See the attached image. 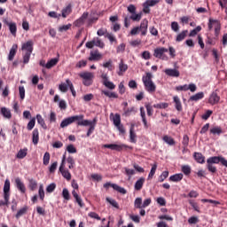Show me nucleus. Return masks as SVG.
<instances>
[{"instance_id": "nucleus-1", "label": "nucleus", "mask_w": 227, "mask_h": 227, "mask_svg": "<svg viewBox=\"0 0 227 227\" xmlns=\"http://www.w3.org/2000/svg\"><path fill=\"white\" fill-rule=\"evenodd\" d=\"M221 163L222 166H224L227 168V160H225L223 156H212L209 157L207 160L206 168L209 171V173H212V175H215L217 173V167L214 164H219Z\"/></svg>"}, {"instance_id": "nucleus-2", "label": "nucleus", "mask_w": 227, "mask_h": 227, "mask_svg": "<svg viewBox=\"0 0 227 227\" xmlns=\"http://www.w3.org/2000/svg\"><path fill=\"white\" fill-rule=\"evenodd\" d=\"M153 75H152V73H146L145 76L142 77V81L144 82V86L145 90H147L148 93H155L157 90V85L152 81V78Z\"/></svg>"}, {"instance_id": "nucleus-3", "label": "nucleus", "mask_w": 227, "mask_h": 227, "mask_svg": "<svg viewBox=\"0 0 227 227\" xmlns=\"http://www.w3.org/2000/svg\"><path fill=\"white\" fill-rule=\"evenodd\" d=\"M83 118V114L67 117L61 121L60 127L61 129H65V127H68V125H72V123H75V121L76 125H78V127H81L79 123H81V120H82Z\"/></svg>"}, {"instance_id": "nucleus-4", "label": "nucleus", "mask_w": 227, "mask_h": 227, "mask_svg": "<svg viewBox=\"0 0 227 227\" xmlns=\"http://www.w3.org/2000/svg\"><path fill=\"white\" fill-rule=\"evenodd\" d=\"M214 26H215V36L217 39L221 33V22H219V20H214L210 18L207 23L208 31H212V29H214Z\"/></svg>"}, {"instance_id": "nucleus-5", "label": "nucleus", "mask_w": 227, "mask_h": 227, "mask_svg": "<svg viewBox=\"0 0 227 227\" xmlns=\"http://www.w3.org/2000/svg\"><path fill=\"white\" fill-rule=\"evenodd\" d=\"M166 52H168V48L158 47L154 49L153 56L158 59H162V61H168V58L167 57Z\"/></svg>"}, {"instance_id": "nucleus-6", "label": "nucleus", "mask_w": 227, "mask_h": 227, "mask_svg": "<svg viewBox=\"0 0 227 227\" xmlns=\"http://www.w3.org/2000/svg\"><path fill=\"white\" fill-rule=\"evenodd\" d=\"M128 12L131 13V16L129 17L131 20H133L134 22H139V20H141V18L143 17V13L142 12H139L137 14L136 13V5L129 4L128 6Z\"/></svg>"}, {"instance_id": "nucleus-7", "label": "nucleus", "mask_w": 227, "mask_h": 227, "mask_svg": "<svg viewBox=\"0 0 227 227\" xmlns=\"http://www.w3.org/2000/svg\"><path fill=\"white\" fill-rule=\"evenodd\" d=\"M103 187L105 189H109V187H112L114 191H117V192H120L121 194H127V190H125V188H122L121 186H119L116 184L106 183Z\"/></svg>"}, {"instance_id": "nucleus-8", "label": "nucleus", "mask_w": 227, "mask_h": 227, "mask_svg": "<svg viewBox=\"0 0 227 227\" xmlns=\"http://www.w3.org/2000/svg\"><path fill=\"white\" fill-rule=\"evenodd\" d=\"M103 148H109L110 150H115V152H121L123 148H129V146H127L124 144H121V145L106 144V145H103Z\"/></svg>"}, {"instance_id": "nucleus-9", "label": "nucleus", "mask_w": 227, "mask_h": 227, "mask_svg": "<svg viewBox=\"0 0 227 227\" xmlns=\"http://www.w3.org/2000/svg\"><path fill=\"white\" fill-rule=\"evenodd\" d=\"M101 78L103 79L104 86H106V88H107L108 90H114V88H116V85L113 82H109L107 74H103L101 75Z\"/></svg>"}, {"instance_id": "nucleus-10", "label": "nucleus", "mask_w": 227, "mask_h": 227, "mask_svg": "<svg viewBox=\"0 0 227 227\" xmlns=\"http://www.w3.org/2000/svg\"><path fill=\"white\" fill-rule=\"evenodd\" d=\"M88 15H90V13L83 12L82 17L74 22V26H75V27H81L82 26H84V22L86 21V19H88Z\"/></svg>"}, {"instance_id": "nucleus-11", "label": "nucleus", "mask_w": 227, "mask_h": 227, "mask_svg": "<svg viewBox=\"0 0 227 227\" xmlns=\"http://www.w3.org/2000/svg\"><path fill=\"white\" fill-rule=\"evenodd\" d=\"M219 100H221V97L217 95V92H213L209 96L208 104L211 106H215V104H219Z\"/></svg>"}, {"instance_id": "nucleus-12", "label": "nucleus", "mask_w": 227, "mask_h": 227, "mask_svg": "<svg viewBox=\"0 0 227 227\" xmlns=\"http://www.w3.org/2000/svg\"><path fill=\"white\" fill-rule=\"evenodd\" d=\"M33 41H27L21 46V51H26L27 53L33 54Z\"/></svg>"}, {"instance_id": "nucleus-13", "label": "nucleus", "mask_w": 227, "mask_h": 227, "mask_svg": "<svg viewBox=\"0 0 227 227\" xmlns=\"http://www.w3.org/2000/svg\"><path fill=\"white\" fill-rule=\"evenodd\" d=\"M138 28H140L142 36H146V33H148V20H143Z\"/></svg>"}, {"instance_id": "nucleus-14", "label": "nucleus", "mask_w": 227, "mask_h": 227, "mask_svg": "<svg viewBox=\"0 0 227 227\" xmlns=\"http://www.w3.org/2000/svg\"><path fill=\"white\" fill-rule=\"evenodd\" d=\"M78 125H80V127H88V125H94V127H96L97 125V118H94L92 121H89V120H84L82 119L80 122H78Z\"/></svg>"}, {"instance_id": "nucleus-15", "label": "nucleus", "mask_w": 227, "mask_h": 227, "mask_svg": "<svg viewBox=\"0 0 227 227\" xmlns=\"http://www.w3.org/2000/svg\"><path fill=\"white\" fill-rule=\"evenodd\" d=\"M5 24L8 26L9 31L12 36H17V23L5 21Z\"/></svg>"}, {"instance_id": "nucleus-16", "label": "nucleus", "mask_w": 227, "mask_h": 227, "mask_svg": "<svg viewBox=\"0 0 227 227\" xmlns=\"http://www.w3.org/2000/svg\"><path fill=\"white\" fill-rule=\"evenodd\" d=\"M15 184H16L17 189L21 192V194L26 193V185H25L24 183L20 180V178L17 177V178L15 179Z\"/></svg>"}, {"instance_id": "nucleus-17", "label": "nucleus", "mask_w": 227, "mask_h": 227, "mask_svg": "<svg viewBox=\"0 0 227 227\" xmlns=\"http://www.w3.org/2000/svg\"><path fill=\"white\" fill-rule=\"evenodd\" d=\"M59 62V53H58L57 58L51 59L46 63L45 68L51 69L52 68V67H56Z\"/></svg>"}, {"instance_id": "nucleus-18", "label": "nucleus", "mask_w": 227, "mask_h": 227, "mask_svg": "<svg viewBox=\"0 0 227 227\" xmlns=\"http://www.w3.org/2000/svg\"><path fill=\"white\" fill-rule=\"evenodd\" d=\"M127 70H129V66L123 62V59H121L119 63V72L117 73L118 75H123Z\"/></svg>"}, {"instance_id": "nucleus-19", "label": "nucleus", "mask_w": 227, "mask_h": 227, "mask_svg": "<svg viewBox=\"0 0 227 227\" xmlns=\"http://www.w3.org/2000/svg\"><path fill=\"white\" fill-rule=\"evenodd\" d=\"M140 116L142 118L145 129H148L150 125L148 124V121H146V112L145 111V107L143 106L140 107Z\"/></svg>"}, {"instance_id": "nucleus-20", "label": "nucleus", "mask_w": 227, "mask_h": 227, "mask_svg": "<svg viewBox=\"0 0 227 227\" xmlns=\"http://www.w3.org/2000/svg\"><path fill=\"white\" fill-rule=\"evenodd\" d=\"M136 125L132 123L129 128V141L130 143H137L136 137H137V135H136V132H134V128Z\"/></svg>"}, {"instance_id": "nucleus-21", "label": "nucleus", "mask_w": 227, "mask_h": 227, "mask_svg": "<svg viewBox=\"0 0 227 227\" xmlns=\"http://www.w3.org/2000/svg\"><path fill=\"white\" fill-rule=\"evenodd\" d=\"M88 59L89 61H100V59H102V54L98 53V51H91Z\"/></svg>"}, {"instance_id": "nucleus-22", "label": "nucleus", "mask_w": 227, "mask_h": 227, "mask_svg": "<svg viewBox=\"0 0 227 227\" xmlns=\"http://www.w3.org/2000/svg\"><path fill=\"white\" fill-rule=\"evenodd\" d=\"M17 49H19V46L17 44H13L12 46L8 56L9 61H13L15 55L17 54Z\"/></svg>"}, {"instance_id": "nucleus-23", "label": "nucleus", "mask_w": 227, "mask_h": 227, "mask_svg": "<svg viewBox=\"0 0 227 227\" xmlns=\"http://www.w3.org/2000/svg\"><path fill=\"white\" fill-rule=\"evenodd\" d=\"M165 74L169 77H180V71L176 69H165Z\"/></svg>"}, {"instance_id": "nucleus-24", "label": "nucleus", "mask_w": 227, "mask_h": 227, "mask_svg": "<svg viewBox=\"0 0 227 227\" xmlns=\"http://www.w3.org/2000/svg\"><path fill=\"white\" fill-rule=\"evenodd\" d=\"M38 141H40V132L38 129H35L32 133V142L34 145H38Z\"/></svg>"}, {"instance_id": "nucleus-25", "label": "nucleus", "mask_w": 227, "mask_h": 227, "mask_svg": "<svg viewBox=\"0 0 227 227\" xmlns=\"http://www.w3.org/2000/svg\"><path fill=\"white\" fill-rule=\"evenodd\" d=\"M28 210H29V207L27 206H24L23 207H21L15 215L16 219H20L22 215H26Z\"/></svg>"}, {"instance_id": "nucleus-26", "label": "nucleus", "mask_w": 227, "mask_h": 227, "mask_svg": "<svg viewBox=\"0 0 227 227\" xmlns=\"http://www.w3.org/2000/svg\"><path fill=\"white\" fill-rule=\"evenodd\" d=\"M193 157L199 164H205V156L201 153H194Z\"/></svg>"}, {"instance_id": "nucleus-27", "label": "nucleus", "mask_w": 227, "mask_h": 227, "mask_svg": "<svg viewBox=\"0 0 227 227\" xmlns=\"http://www.w3.org/2000/svg\"><path fill=\"white\" fill-rule=\"evenodd\" d=\"M203 98H205V93L199 92V93H196L193 96H191L190 97V101H192V102H198V100H201Z\"/></svg>"}, {"instance_id": "nucleus-28", "label": "nucleus", "mask_w": 227, "mask_h": 227, "mask_svg": "<svg viewBox=\"0 0 227 227\" xmlns=\"http://www.w3.org/2000/svg\"><path fill=\"white\" fill-rule=\"evenodd\" d=\"M184 180V174H175L173 176H170L169 182H182Z\"/></svg>"}, {"instance_id": "nucleus-29", "label": "nucleus", "mask_w": 227, "mask_h": 227, "mask_svg": "<svg viewBox=\"0 0 227 227\" xmlns=\"http://www.w3.org/2000/svg\"><path fill=\"white\" fill-rule=\"evenodd\" d=\"M173 100H174L175 107H176V111H178L180 113L183 109L182 101H180V98H178V96H174Z\"/></svg>"}, {"instance_id": "nucleus-30", "label": "nucleus", "mask_w": 227, "mask_h": 227, "mask_svg": "<svg viewBox=\"0 0 227 227\" xmlns=\"http://www.w3.org/2000/svg\"><path fill=\"white\" fill-rule=\"evenodd\" d=\"M0 113L4 116V118H6L7 120H10L12 118V112L10 111V109L4 106L1 108Z\"/></svg>"}, {"instance_id": "nucleus-31", "label": "nucleus", "mask_w": 227, "mask_h": 227, "mask_svg": "<svg viewBox=\"0 0 227 227\" xmlns=\"http://www.w3.org/2000/svg\"><path fill=\"white\" fill-rule=\"evenodd\" d=\"M143 185H145V177H140L136 183H135V191H141L143 189Z\"/></svg>"}, {"instance_id": "nucleus-32", "label": "nucleus", "mask_w": 227, "mask_h": 227, "mask_svg": "<svg viewBox=\"0 0 227 227\" xmlns=\"http://www.w3.org/2000/svg\"><path fill=\"white\" fill-rule=\"evenodd\" d=\"M59 172L61 173L62 176L65 177L66 180H67V182H70V180H72V174L68 169L62 168L61 170H59Z\"/></svg>"}, {"instance_id": "nucleus-33", "label": "nucleus", "mask_w": 227, "mask_h": 227, "mask_svg": "<svg viewBox=\"0 0 227 227\" xmlns=\"http://www.w3.org/2000/svg\"><path fill=\"white\" fill-rule=\"evenodd\" d=\"M210 134H213L214 136H221V134L223 133V129L219 126L216 127H213L210 129L209 130Z\"/></svg>"}, {"instance_id": "nucleus-34", "label": "nucleus", "mask_w": 227, "mask_h": 227, "mask_svg": "<svg viewBox=\"0 0 227 227\" xmlns=\"http://www.w3.org/2000/svg\"><path fill=\"white\" fill-rule=\"evenodd\" d=\"M187 33H189L188 30H183L181 33H179L176 35V42H183V40H185V37L187 36Z\"/></svg>"}, {"instance_id": "nucleus-35", "label": "nucleus", "mask_w": 227, "mask_h": 227, "mask_svg": "<svg viewBox=\"0 0 227 227\" xmlns=\"http://www.w3.org/2000/svg\"><path fill=\"white\" fill-rule=\"evenodd\" d=\"M72 13V5H67L66 8L62 10V17L63 19H67L68 15Z\"/></svg>"}, {"instance_id": "nucleus-36", "label": "nucleus", "mask_w": 227, "mask_h": 227, "mask_svg": "<svg viewBox=\"0 0 227 227\" xmlns=\"http://www.w3.org/2000/svg\"><path fill=\"white\" fill-rule=\"evenodd\" d=\"M163 141H164V143H167V145H169V146H175V145H176L175 139H173V137H171L168 135H165L163 137Z\"/></svg>"}, {"instance_id": "nucleus-37", "label": "nucleus", "mask_w": 227, "mask_h": 227, "mask_svg": "<svg viewBox=\"0 0 227 227\" xmlns=\"http://www.w3.org/2000/svg\"><path fill=\"white\" fill-rule=\"evenodd\" d=\"M67 162L68 165L69 169H74L75 168V160H74V157L68 156L67 158Z\"/></svg>"}, {"instance_id": "nucleus-38", "label": "nucleus", "mask_w": 227, "mask_h": 227, "mask_svg": "<svg viewBox=\"0 0 227 227\" xmlns=\"http://www.w3.org/2000/svg\"><path fill=\"white\" fill-rule=\"evenodd\" d=\"M94 42V45L96 47H99V49H104V47H106V44L104 43V42H102V40H100V38L96 37L93 39Z\"/></svg>"}, {"instance_id": "nucleus-39", "label": "nucleus", "mask_w": 227, "mask_h": 227, "mask_svg": "<svg viewBox=\"0 0 227 227\" xmlns=\"http://www.w3.org/2000/svg\"><path fill=\"white\" fill-rule=\"evenodd\" d=\"M102 94L106 97H108V98H118V95L116 92H111L109 90H102Z\"/></svg>"}, {"instance_id": "nucleus-40", "label": "nucleus", "mask_w": 227, "mask_h": 227, "mask_svg": "<svg viewBox=\"0 0 227 227\" xmlns=\"http://www.w3.org/2000/svg\"><path fill=\"white\" fill-rule=\"evenodd\" d=\"M37 123L41 125L43 129H47V124H45V121L43 120V117H42L41 114L36 115Z\"/></svg>"}, {"instance_id": "nucleus-41", "label": "nucleus", "mask_w": 227, "mask_h": 227, "mask_svg": "<svg viewBox=\"0 0 227 227\" xmlns=\"http://www.w3.org/2000/svg\"><path fill=\"white\" fill-rule=\"evenodd\" d=\"M83 81L93 79V74L90 72H84L79 74Z\"/></svg>"}, {"instance_id": "nucleus-42", "label": "nucleus", "mask_w": 227, "mask_h": 227, "mask_svg": "<svg viewBox=\"0 0 227 227\" xmlns=\"http://www.w3.org/2000/svg\"><path fill=\"white\" fill-rule=\"evenodd\" d=\"M27 155V148L20 149L17 153V159H24Z\"/></svg>"}, {"instance_id": "nucleus-43", "label": "nucleus", "mask_w": 227, "mask_h": 227, "mask_svg": "<svg viewBox=\"0 0 227 227\" xmlns=\"http://www.w3.org/2000/svg\"><path fill=\"white\" fill-rule=\"evenodd\" d=\"M28 182H29L28 187H29L30 191H35L36 189V187H38V183L36 182V180L29 179Z\"/></svg>"}, {"instance_id": "nucleus-44", "label": "nucleus", "mask_w": 227, "mask_h": 227, "mask_svg": "<svg viewBox=\"0 0 227 227\" xmlns=\"http://www.w3.org/2000/svg\"><path fill=\"white\" fill-rule=\"evenodd\" d=\"M72 28V24H67V25H62L60 27H59L58 30H59V33H65L67 31H68V29H71Z\"/></svg>"}, {"instance_id": "nucleus-45", "label": "nucleus", "mask_w": 227, "mask_h": 227, "mask_svg": "<svg viewBox=\"0 0 227 227\" xmlns=\"http://www.w3.org/2000/svg\"><path fill=\"white\" fill-rule=\"evenodd\" d=\"M114 125L115 127H120V125H121V116L118 114H115L114 117Z\"/></svg>"}, {"instance_id": "nucleus-46", "label": "nucleus", "mask_w": 227, "mask_h": 227, "mask_svg": "<svg viewBox=\"0 0 227 227\" xmlns=\"http://www.w3.org/2000/svg\"><path fill=\"white\" fill-rule=\"evenodd\" d=\"M155 171H157V163H154L153 166H152V168H151V171L148 175V180H152L155 175Z\"/></svg>"}, {"instance_id": "nucleus-47", "label": "nucleus", "mask_w": 227, "mask_h": 227, "mask_svg": "<svg viewBox=\"0 0 227 227\" xmlns=\"http://www.w3.org/2000/svg\"><path fill=\"white\" fill-rule=\"evenodd\" d=\"M38 194L41 201H43V200H45V191L43 190V184H40Z\"/></svg>"}, {"instance_id": "nucleus-48", "label": "nucleus", "mask_w": 227, "mask_h": 227, "mask_svg": "<svg viewBox=\"0 0 227 227\" xmlns=\"http://www.w3.org/2000/svg\"><path fill=\"white\" fill-rule=\"evenodd\" d=\"M181 171L184 173V175H186V176H189V175H191V166L189 165L182 166Z\"/></svg>"}, {"instance_id": "nucleus-49", "label": "nucleus", "mask_w": 227, "mask_h": 227, "mask_svg": "<svg viewBox=\"0 0 227 227\" xmlns=\"http://www.w3.org/2000/svg\"><path fill=\"white\" fill-rule=\"evenodd\" d=\"M153 107L155 109H168V107H169V104L168 103H159V104L153 105Z\"/></svg>"}, {"instance_id": "nucleus-50", "label": "nucleus", "mask_w": 227, "mask_h": 227, "mask_svg": "<svg viewBox=\"0 0 227 227\" xmlns=\"http://www.w3.org/2000/svg\"><path fill=\"white\" fill-rule=\"evenodd\" d=\"M145 109L147 111V116H153V106L150 103L145 104Z\"/></svg>"}, {"instance_id": "nucleus-51", "label": "nucleus", "mask_w": 227, "mask_h": 227, "mask_svg": "<svg viewBox=\"0 0 227 227\" xmlns=\"http://www.w3.org/2000/svg\"><path fill=\"white\" fill-rule=\"evenodd\" d=\"M36 123V119L35 118H32L29 122L27 123V130H33V129H35V125Z\"/></svg>"}, {"instance_id": "nucleus-52", "label": "nucleus", "mask_w": 227, "mask_h": 227, "mask_svg": "<svg viewBox=\"0 0 227 227\" xmlns=\"http://www.w3.org/2000/svg\"><path fill=\"white\" fill-rule=\"evenodd\" d=\"M43 165L44 166H49V162L51 160V153H49L48 152H46L43 155Z\"/></svg>"}, {"instance_id": "nucleus-53", "label": "nucleus", "mask_w": 227, "mask_h": 227, "mask_svg": "<svg viewBox=\"0 0 227 227\" xmlns=\"http://www.w3.org/2000/svg\"><path fill=\"white\" fill-rule=\"evenodd\" d=\"M19 93L21 100H24L26 98V89L24 86H20L19 87Z\"/></svg>"}, {"instance_id": "nucleus-54", "label": "nucleus", "mask_w": 227, "mask_h": 227, "mask_svg": "<svg viewBox=\"0 0 227 227\" xmlns=\"http://www.w3.org/2000/svg\"><path fill=\"white\" fill-rule=\"evenodd\" d=\"M106 201L110 203V205H112V207H114V208H117V209L120 208V205L116 200L110 198H106Z\"/></svg>"}, {"instance_id": "nucleus-55", "label": "nucleus", "mask_w": 227, "mask_h": 227, "mask_svg": "<svg viewBox=\"0 0 227 227\" xmlns=\"http://www.w3.org/2000/svg\"><path fill=\"white\" fill-rule=\"evenodd\" d=\"M171 29H172V31H174L175 33H178V31H180V25H178V22L173 21V22L171 23Z\"/></svg>"}, {"instance_id": "nucleus-56", "label": "nucleus", "mask_w": 227, "mask_h": 227, "mask_svg": "<svg viewBox=\"0 0 227 227\" xmlns=\"http://www.w3.org/2000/svg\"><path fill=\"white\" fill-rule=\"evenodd\" d=\"M135 208H143V199L137 198L135 200Z\"/></svg>"}, {"instance_id": "nucleus-57", "label": "nucleus", "mask_w": 227, "mask_h": 227, "mask_svg": "<svg viewBox=\"0 0 227 227\" xmlns=\"http://www.w3.org/2000/svg\"><path fill=\"white\" fill-rule=\"evenodd\" d=\"M169 176V171H163L159 177V182L162 183L166 178Z\"/></svg>"}, {"instance_id": "nucleus-58", "label": "nucleus", "mask_w": 227, "mask_h": 227, "mask_svg": "<svg viewBox=\"0 0 227 227\" xmlns=\"http://www.w3.org/2000/svg\"><path fill=\"white\" fill-rule=\"evenodd\" d=\"M200 31H201V26H198L196 28L192 29L190 32L189 36H196V35H198Z\"/></svg>"}, {"instance_id": "nucleus-59", "label": "nucleus", "mask_w": 227, "mask_h": 227, "mask_svg": "<svg viewBox=\"0 0 227 227\" xmlns=\"http://www.w3.org/2000/svg\"><path fill=\"white\" fill-rule=\"evenodd\" d=\"M135 110L136 108L134 106L130 108H123L124 115L130 116V114H132V113H134Z\"/></svg>"}, {"instance_id": "nucleus-60", "label": "nucleus", "mask_w": 227, "mask_h": 227, "mask_svg": "<svg viewBox=\"0 0 227 227\" xmlns=\"http://www.w3.org/2000/svg\"><path fill=\"white\" fill-rule=\"evenodd\" d=\"M59 89L62 93H67L68 91V84L67 83H60Z\"/></svg>"}, {"instance_id": "nucleus-61", "label": "nucleus", "mask_w": 227, "mask_h": 227, "mask_svg": "<svg viewBox=\"0 0 227 227\" xmlns=\"http://www.w3.org/2000/svg\"><path fill=\"white\" fill-rule=\"evenodd\" d=\"M98 36H106L109 35L106 28H99L97 32Z\"/></svg>"}, {"instance_id": "nucleus-62", "label": "nucleus", "mask_w": 227, "mask_h": 227, "mask_svg": "<svg viewBox=\"0 0 227 227\" xmlns=\"http://www.w3.org/2000/svg\"><path fill=\"white\" fill-rule=\"evenodd\" d=\"M62 196L64 198V200H67L68 201V200H70V192H68V189L64 188L62 191Z\"/></svg>"}, {"instance_id": "nucleus-63", "label": "nucleus", "mask_w": 227, "mask_h": 227, "mask_svg": "<svg viewBox=\"0 0 227 227\" xmlns=\"http://www.w3.org/2000/svg\"><path fill=\"white\" fill-rule=\"evenodd\" d=\"M67 152H68V153H77V149L74 145H69L67 147Z\"/></svg>"}, {"instance_id": "nucleus-64", "label": "nucleus", "mask_w": 227, "mask_h": 227, "mask_svg": "<svg viewBox=\"0 0 227 227\" xmlns=\"http://www.w3.org/2000/svg\"><path fill=\"white\" fill-rule=\"evenodd\" d=\"M56 190V184L52 183L46 187V192H54Z\"/></svg>"}]
</instances>
